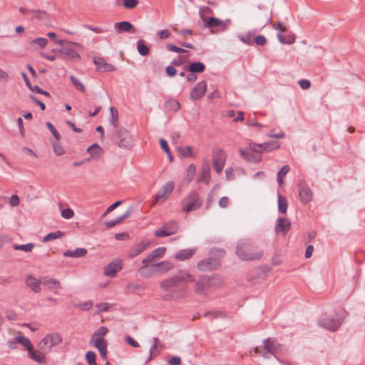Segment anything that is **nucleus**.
Here are the masks:
<instances>
[{
    "label": "nucleus",
    "mask_w": 365,
    "mask_h": 365,
    "mask_svg": "<svg viewBox=\"0 0 365 365\" xmlns=\"http://www.w3.org/2000/svg\"><path fill=\"white\" fill-rule=\"evenodd\" d=\"M194 281V276L185 270H180L176 274L160 282V288L164 292L162 299L170 301L185 297L188 292V284Z\"/></svg>",
    "instance_id": "obj_1"
},
{
    "label": "nucleus",
    "mask_w": 365,
    "mask_h": 365,
    "mask_svg": "<svg viewBox=\"0 0 365 365\" xmlns=\"http://www.w3.org/2000/svg\"><path fill=\"white\" fill-rule=\"evenodd\" d=\"M223 284L220 275L213 274L212 276L202 275L194 285V292L199 295H207L212 289L219 288Z\"/></svg>",
    "instance_id": "obj_2"
},
{
    "label": "nucleus",
    "mask_w": 365,
    "mask_h": 365,
    "mask_svg": "<svg viewBox=\"0 0 365 365\" xmlns=\"http://www.w3.org/2000/svg\"><path fill=\"white\" fill-rule=\"evenodd\" d=\"M235 253L243 261L259 259L262 257V252H252V246L249 243L238 244L236 246Z\"/></svg>",
    "instance_id": "obj_3"
},
{
    "label": "nucleus",
    "mask_w": 365,
    "mask_h": 365,
    "mask_svg": "<svg viewBox=\"0 0 365 365\" xmlns=\"http://www.w3.org/2000/svg\"><path fill=\"white\" fill-rule=\"evenodd\" d=\"M111 139L119 148L130 149L132 146L130 133L123 128L115 130Z\"/></svg>",
    "instance_id": "obj_4"
},
{
    "label": "nucleus",
    "mask_w": 365,
    "mask_h": 365,
    "mask_svg": "<svg viewBox=\"0 0 365 365\" xmlns=\"http://www.w3.org/2000/svg\"><path fill=\"white\" fill-rule=\"evenodd\" d=\"M202 200L196 191H191L182 202V210L185 212H190L197 210L201 207Z\"/></svg>",
    "instance_id": "obj_5"
},
{
    "label": "nucleus",
    "mask_w": 365,
    "mask_h": 365,
    "mask_svg": "<svg viewBox=\"0 0 365 365\" xmlns=\"http://www.w3.org/2000/svg\"><path fill=\"white\" fill-rule=\"evenodd\" d=\"M63 338L60 334L53 332L48 334L38 344L39 349L48 352L52 347L60 344Z\"/></svg>",
    "instance_id": "obj_6"
},
{
    "label": "nucleus",
    "mask_w": 365,
    "mask_h": 365,
    "mask_svg": "<svg viewBox=\"0 0 365 365\" xmlns=\"http://www.w3.org/2000/svg\"><path fill=\"white\" fill-rule=\"evenodd\" d=\"M78 43L72 41H64L63 47L56 50L57 52L66 56L69 60H79L81 56L76 51V48H80Z\"/></svg>",
    "instance_id": "obj_7"
},
{
    "label": "nucleus",
    "mask_w": 365,
    "mask_h": 365,
    "mask_svg": "<svg viewBox=\"0 0 365 365\" xmlns=\"http://www.w3.org/2000/svg\"><path fill=\"white\" fill-rule=\"evenodd\" d=\"M264 347L262 356L264 358H269L268 354L276 357L278 352L281 351V344L274 339L267 338L263 341Z\"/></svg>",
    "instance_id": "obj_8"
},
{
    "label": "nucleus",
    "mask_w": 365,
    "mask_h": 365,
    "mask_svg": "<svg viewBox=\"0 0 365 365\" xmlns=\"http://www.w3.org/2000/svg\"><path fill=\"white\" fill-rule=\"evenodd\" d=\"M179 230L178 223L175 221H170L163 225L161 227L155 231L156 237H164L175 234Z\"/></svg>",
    "instance_id": "obj_9"
},
{
    "label": "nucleus",
    "mask_w": 365,
    "mask_h": 365,
    "mask_svg": "<svg viewBox=\"0 0 365 365\" xmlns=\"http://www.w3.org/2000/svg\"><path fill=\"white\" fill-rule=\"evenodd\" d=\"M212 165L215 171L217 174L222 172L226 160V154L222 149H217L212 155Z\"/></svg>",
    "instance_id": "obj_10"
},
{
    "label": "nucleus",
    "mask_w": 365,
    "mask_h": 365,
    "mask_svg": "<svg viewBox=\"0 0 365 365\" xmlns=\"http://www.w3.org/2000/svg\"><path fill=\"white\" fill-rule=\"evenodd\" d=\"M221 266L220 261L214 257L202 259L197 262V267L202 272H210L218 269Z\"/></svg>",
    "instance_id": "obj_11"
},
{
    "label": "nucleus",
    "mask_w": 365,
    "mask_h": 365,
    "mask_svg": "<svg viewBox=\"0 0 365 365\" xmlns=\"http://www.w3.org/2000/svg\"><path fill=\"white\" fill-rule=\"evenodd\" d=\"M343 322L342 319H335L332 317H324L319 321V325L331 331L337 330Z\"/></svg>",
    "instance_id": "obj_12"
},
{
    "label": "nucleus",
    "mask_w": 365,
    "mask_h": 365,
    "mask_svg": "<svg viewBox=\"0 0 365 365\" xmlns=\"http://www.w3.org/2000/svg\"><path fill=\"white\" fill-rule=\"evenodd\" d=\"M175 183L173 181L166 182L155 194L154 203H158L160 200L164 202L165 199L173 192Z\"/></svg>",
    "instance_id": "obj_13"
},
{
    "label": "nucleus",
    "mask_w": 365,
    "mask_h": 365,
    "mask_svg": "<svg viewBox=\"0 0 365 365\" xmlns=\"http://www.w3.org/2000/svg\"><path fill=\"white\" fill-rule=\"evenodd\" d=\"M123 268V263L120 259H115L104 267V274L108 277H114L118 272Z\"/></svg>",
    "instance_id": "obj_14"
},
{
    "label": "nucleus",
    "mask_w": 365,
    "mask_h": 365,
    "mask_svg": "<svg viewBox=\"0 0 365 365\" xmlns=\"http://www.w3.org/2000/svg\"><path fill=\"white\" fill-rule=\"evenodd\" d=\"M207 91V83L201 81L196 84L190 92V98L192 101H197L205 96Z\"/></svg>",
    "instance_id": "obj_15"
},
{
    "label": "nucleus",
    "mask_w": 365,
    "mask_h": 365,
    "mask_svg": "<svg viewBox=\"0 0 365 365\" xmlns=\"http://www.w3.org/2000/svg\"><path fill=\"white\" fill-rule=\"evenodd\" d=\"M291 229V222L290 221L284 217H279L274 227V231L276 233H282L284 236H285L288 232Z\"/></svg>",
    "instance_id": "obj_16"
},
{
    "label": "nucleus",
    "mask_w": 365,
    "mask_h": 365,
    "mask_svg": "<svg viewBox=\"0 0 365 365\" xmlns=\"http://www.w3.org/2000/svg\"><path fill=\"white\" fill-rule=\"evenodd\" d=\"M93 63L96 66V70L101 72L113 71L115 70V67L110 63H108L106 61L101 57H94Z\"/></svg>",
    "instance_id": "obj_17"
},
{
    "label": "nucleus",
    "mask_w": 365,
    "mask_h": 365,
    "mask_svg": "<svg viewBox=\"0 0 365 365\" xmlns=\"http://www.w3.org/2000/svg\"><path fill=\"white\" fill-rule=\"evenodd\" d=\"M150 242L148 240H143L135 245L128 253V257L132 259L141 254L149 245Z\"/></svg>",
    "instance_id": "obj_18"
},
{
    "label": "nucleus",
    "mask_w": 365,
    "mask_h": 365,
    "mask_svg": "<svg viewBox=\"0 0 365 365\" xmlns=\"http://www.w3.org/2000/svg\"><path fill=\"white\" fill-rule=\"evenodd\" d=\"M211 179L210 167L208 163L202 164L200 173L197 176V182H204L208 185Z\"/></svg>",
    "instance_id": "obj_19"
},
{
    "label": "nucleus",
    "mask_w": 365,
    "mask_h": 365,
    "mask_svg": "<svg viewBox=\"0 0 365 365\" xmlns=\"http://www.w3.org/2000/svg\"><path fill=\"white\" fill-rule=\"evenodd\" d=\"M25 282L27 287L31 288L35 293L41 292V282L39 279H36L31 274L27 275L25 279Z\"/></svg>",
    "instance_id": "obj_20"
},
{
    "label": "nucleus",
    "mask_w": 365,
    "mask_h": 365,
    "mask_svg": "<svg viewBox=\"0 0 365 365\" xmlns=\"http://www.w3.org/2000/svg\"><path fill=\"white\" fill-rule=\"evenodd\" d=\"M140 275L144 278H150V277L158 274L155 263L150 265H143L138 269Z\"/></svg>",
    "instance_id": "obj_21"
},
{
    "label": "nucleus",
    "mask_w": 365,
    "mask_h": 365,
    "mask_svg": "<svg viewBox=\"0 0 365 365\" xmlns=\"http://www.w3.org/2000/svg\"><path fill=\"white\" fill-rule=\"evenodd\" d=\"M206 66L200 61H195L189 63L185 70L188 73H201L205 71Z\"/></svg>",
    "instance_id": "obj_22"
},
{
    "label": "nucleus",
    "mask_w": 365,
    "mask_h": 365,
    "mask_svg": "<svg viewBox=\"0 0 365 365\" xmlns=\"http://www.w3.org/2000/svg\"><path fill=\"white\" fill-rule=\"evenodd\" d=\"M176 150L179 156L182 158H194L197 155V153L193 152L192 148L190 145L178 146Z\"/></svg>",
    "instance_id": "obj_23"
},
{
    "label": "nucleus",
    "mask_w": 365,
    "mask_h": 365,
    "mask_svg": "<svg viewBox=\"0 0 365 365\" xmlns=\"http://www.w3.org/2000/svg\"><path fill=\"white\" fill-rule=\"evenodd\" d=\"M240 153L241 157L249 163H259L262 160L260 155L255 154V152H247L242 148L240 149Z\"/></svg>",
    "instance_id": "obj_24"
},
{
    "label": "nucleus",
    "mask_w": 365,
    "mask_h": 365,
    "mask_svg": "<svg viewBox=\"0 0 365 365\" xmlns=\"http://www.w3.org/2000/svg\"><path fill=\"white\" fill-rule=\"evenodd\" d=\"M205 26L211 29L220 27L222 31H225L227 29V23L216 17L208 18L205 22Z\"/></svg>",
    "instance_id": "obj_25"
},
{
    "label": "nucleus",
    "mask_w": 365,
    "mask_h": 365,
    "mask_svg": "<svg viewBox=\"0 0 365 365\" xmlns=\"http://www.w3.org/2000/svg\"><path fill=\"white\" fill-rule=\"evenodd\" d=\"M299 200L302 203L307 204L312 199V192L307 186H301L299 188Z\"/></svg>",
    "instance_id": "obj_26"
},
{
    "label": "nucleus",
    "mask_w": 365,
    "mask_h": 365,
    "mask_svg": "<svg viewBox=\"0 0 365 365\" xmlns=\"http://www.w3.org/2000/svg\"><path fill=\"white\" fill-rule=\"evenodd\" d=\"M196 252V249L180 250L175 255V258L179 261H184L191 258Z\"/></svg>",
    "instance_id": "obj_27"
},
{
    "label": "nucleus",
    "mask_w": 365,
    "mask_h": 365,
    "mask_svg": "<svg viewBox=\"0 0 365 365\" xmlns=\"http://www.w3.org/2000/svg\"><path fill=\"white\" fill-rule=\"evenodd\" d=\"M131 214V210H127L123 215L116 217L114 220L106 221L105 225L107 228H111L121 223L124 220L128 218Z\"/></svg>",
    "instance_id": "obj_28"
},
{
    "label": "nucleus",
    "mask_w": 365,
    "mask_h": 365,
    "mask_svg": "<svg viewBox=\"0 0 365 365\" xmlns=\"http://www.w3.org/2000/svg\"><path fill=\"white\" fill-rule=\"evenodd\" d=\"M158 274H163L173 269L174 265L169 261H163L158 263H155Z\"/></svg>",
    "instance_id": "obj_29"
},
{
    "label": "nucleus",
    "mask_w": 365,
    "mask_h": 365,
    "mask_svg": "<svg viewBox=\"0 0 365 365\" xmlns=\"http://www.w3.org/2000/svg\"><path fill=\"white\" fill-rule=\"evenodd\" d=\"M87 250L85 248H76L75 250H66L63 252V256L66 257H82L87 255Z\"/></svg>",
    "instance_id": "obj_30"
},
{
    "label": "nucleus",
    "mask_w": 365,
    "mask_h": 365,
    "mask_svg": "<svg viewBox=\"0 0 365 365\" xmlns=\"http://www.w3.org/2000/svg\"><path fill=\"white\" fill-rule=\"evenodd\" d=\"M277 205L279 212L286 214L288 207L287 201L284 197L279 194V192L277 193Z\"/></svg>",
    "instance_id": "obj_31"
},
{
    "label": "nucleus",
    "mask_w": 365,
    "mask_h": 365,
    "mask_svg": "<svg viewBox=\"0 0 365 365\" xmlns=\"http://www.w3.org/2000/svg\"><path fill=\"white\" fill-rule=\"evenodd\" d=\"M29 356L31 359H32L34 361L43 364L46 362V358L43 353L39 352L38 351H34L33 349H31V351H28Z\"/></svg>",
    "instance_id": "obj_32"
},
{
    "label": "nucleus",
    "mask_w": 365,
    "mask_h": 365,
    "mask_svg": "<svg viewBox=\"0 0 365 365\" xmlns=\"http://www.w3.org/2000/svg\"><path fill=\"white\" fill-rule=\"evenodd\" d=\"M277 38L281 43L292 44L295 41V35L289 34L288 35H283L281 33L277 34Z\"/></svg>",
    "instance_id": "obj_33"
},
{
    "label": "nucleus",
    "mask_w": 365,
    "mask_h": 365,
    "mask_svg": "<svg viewBox=\"0 0 365 365\" xmlns=\"http://www.w3.org/2000/svg\"><path fill=\"white\" fill-rule=\"evenodd\" d=\"M137 51L143 56H145L150 53V48L145 44L142 39L137 41Z\"/></svg>",
    "instance_id": "obj_34"
},
{
    "label": "nucleus",
    "mask_w": 365,
    "mask_h": 365,
    "mask_svg": "<svg viewBox=\"0 0 365 365\" xmlns=\"http://www.w3.org/2000/svg\"><path fill=\"white\" fill-rule=\"evenodd\" d=\"M16 341L24 346L27 351H31V349H34L32 343L31 342L30 339L27 337H25L24 336H16Z\"/></svg>",
    "instance_id": "obj_35"
},
{
    "label": "nucleus",
    "mask_w": 365,
    "mask_h": 365,
    "mask_svg": "<svg viewBox=\"0 0 365 365\" xmlns=\"http://www.w3.org/2000/svg\"><path fill=\"white\" fill-rule=\"evenodd\" d=\"M32 14H33V16H32L33 19H36L39 21H46L49 19L48 14L44 10H41V9L34 10V9Z\"/></svg>",
    "instance_id": "obj_36"
},
{
    "label": "nucleus",
    "mask_w": 365,
    "mask_h": 365,
    "mask_svg": "<svg viewBox=\"0 0 365 365\" xmlns=\"http://www.w3.org/2000/svg\"><path fill=\"white\" fill-rule=\"evenodd\" d=\"M87 152L91 154L93 158H98L103 152V149L98 143H94L87 148Z\"/></svg>",
    "instance_id": "obj_37"
},
{
    "label": "nucleus",
    "mask_w": 365,
    "mask_h": 365,
    "mask_svg": "<svg viewBox=\"0 0 365 365\" xmlns=\"http://www.w3.org/2000/svg\"><path fill=\"white\" fill-rule=\"evenodd\" d=\"M115 26L120 31L129 32L133 29V24L129 21H120L115 24Z\"/></svg>",
    "instance_id": "obj_38"
},
{
    "label": "nucleus",
    "mask_w": 365,
    "mask_h": 365,
    "mask_svg": "<svg viewBox=\"0 0 365 365\" xmlns=\"http://www.w3.org/2000/svg\"><path fill=\"white\" fill-rule=\"evenodd\" d=\"M162 349H163V344H160V345L153 344L150 349L149 357H148V359L147 360V361L151 360L153 357L158 356L160 354V350Z\"/></svg>",
    "instance_id": "obj_39"
},
{
    "label": "nucleus",
    "mask_w": 365,
    "mask_h": 365,
    "mask_svg": "<svg viewBox=\"0 0 365 365\" xmlns=\"http://www.w3.org/2000/svg\"><path fill=\"white\" fill-rule=\"evenodd\" d=\"M280 146V143L277 140H270L266 143H264V150L265 152H270L279 148Z\"/></svg>",
    "instance_id": "obj_40"
},
{
    "label": "nucleus",
    "mask_w": 365,
    "mask_h": 365,
    "mask_svg": "<svg viewBox=\"0 0 365 365\" xmlns=\"http://www.w3.org/2000/svg\"><path fill=\"white\" fill-rule=\"evenodd\" d=\"M34 247V244L32 242L26 245H14L13 248L15 250H21L25 252H31Z\"/></svg>",
    "instance_id": "obj_41"
},
{
    "label": "nucleus",
    "mask_w": 365,
    "mask_h": 365,
    "mask_svg": "<svg viewBox=\"0 0 365 365\" xmlns=\"http://www.w3.org/2000/svg\"><path fill=\"white\" fill-rule=\"evenodd\" d=\"M64 235H65V233L63 232H61L59 230L53 232H50V233L47 234L43 237V242H49V241L54 240L56 239H58V238H60V237L64 236Z\"/></svg>",
    "instance_id": "obj_42"
},
{
    "label": "nucleus",
    "mask_w": 365,
    "mask_h": 365,
    "mask_svg": "<svg viewBox=\"0 0 365 365\" xmlns=\"http://www.w3.org/2000/svg\"><path fill=\"white\" fill-rule=\"evenodd\" d=\"M110 123L111 125H113L114 127H118V113L116 109L114 108V107L111 106L110 108Z\"/></svg>",
    "instance_id": "obj_43"
},
{
    "label": "nucleus",
    "mask_w": 365,
    "mask_h": 365,
    "mask_svg": "<svg viewBox=\"0 0 365 365\" xmlns=\"http://www.w3.org/2000/svg\"><path fill=\"white\" fill-rule=\"evenodd\" d=\"M239 38L240 40L244 43L247 45H252L255 36L252 33L248 32L244 35L240 36Z\"/></svg>",
    "instance_id": "obj_44"
},
{
    "label": "nucleus",
    "mask_w": 365,
    "mask_h": 365,
    "mask_svg": "<svg viewBox=\"0 0 365 365\" xmlns=\"http://www.w3.org/2000/svg\"><path fill=\"white\" fill-rule=\"evenodd\" d=\"M61 283L58 280L51 278L50 284H48V289L54 292L56 294H58V289L61 288Z\"/></svg>",
    "instance_id": "obj_45"
},
{
    "label": "nucleus",
    "mask_w": 365,
    "mask_h": 365,
    "mask_svg": "<svg viewBox=\"0 0 365 365\" xmlns=\"http://www.w3.org/2000/svg\"><path fill=\"white\" fill-rule=\"evenodd\" d=\"M70 80L78 91H81L83 93L86 91V88L84 85L76 77H75L74 76H71Z\"/></svg>",
    "instance_id": "obj_46"
},
{
    "label": "nucleus",
    "mask_w": 365,
    "mask_h": 365,
    "mask_svg": "<svg viewBox=\"0 0 365 365\" xmlns=\"http://www.w3.org/2000/svg\"><path fill=\"white\" fill-rule=\"evenodd\" d=\"M108 341L103 338H96L94 342V346L100 350L107 349Z\"/></svg>",
    "instance_id": "obj_47"
},
{
    "label": "nucleus",
    "mask_w": 365,
    "mask_h": 365,
    "mask_svg": "<svg viewBox=\"0 0 365 365\" xmlns=\"http://www.w3.org/2000/svg\"><path fill=\"white\" fill-rule=\"evenodd\" d=\"M160 147H161L162 150H164L165 152V153L168 155L170 161H173V158L172 156V154H171L170 148L168 146V142L165 139L161 138L160 140Z\"/></svg>",
    "instance_id": "obj_48"
},
{
    "label": "nucleus",
    "mask_w": 365,
    "mask_h": 365,
    "mask_svg": "<svg viewBox=\"0 0 365 365\" xmlns=\"http://www.w3.org/2000/svg\"><path fill=\"white\" fill-rule=\"evenodd\" d=\"M52 146L53 149V152L55 154L58 156L63 155L65 153V150L63 149V147L60 143V141H56L52 143Z\"/></svg>",
    "instance_id": "obj_49"
},
{
    "label": "nucleus",
    "mask_w": 365,
    "mask_h": 365,
    "mask_svg": "<svg viewBox=\"0 0 365 365\" xmlns=\"http://www.w3.org/2000/svg\"><path fill=\"white\" fill-rule=\"evenodd\" d=\"M196 173V166L194 163L190 164L187 171V180L188 182H191L195 177Z\"/></svg>",
    "instance_id": "obj_50"
},
{
    "label": "nucleus",
    "mask_w": 365,
    "mask_h": 365,
    "mask_svg": "<svg viewBox=\"0 0 365 365\" xmlns=\"http://www.w3.org/2000/svg\"><path fill=\"white\" fill-rule=\"evenodd\" d=\"M46 125L49 129L52 135H53L54 138L56 141L59 142L61 140V136L58 132V130L55 128L53 125L50 122H46Z\"/></svg>",
    "instance_id": "obj_51"
},
{
    "label": "nucleus",
    "mask_w": 365,
    "mask_h": 365,
    "mask_svg": "<svg viewBox=\"0 0 365 365\" xmlns=\"http://www.w3.org/2000/svg\"><path fill=\"white\" fill-rule=\"evenodd\" d=\"M108 332V329L106 327H99L93 334L92 339L97 336V338H103Z\"/></svg>",
    "instance_id": "obj_52"
},
{
    "label": "nucleus",
    "mask_w": 365,
    "mask_h": 365,
    "mask_svg": "<svg viewBox=\"0 0 365 365\" xmlns=\"http://www.w3.org/2000/svg\"><path fill=\"white\" fill-rule=\"evenodd\" d=\"M250 148L251 151L259 153V154L265 151V150H264V143H261V144L250 143Z\"/></svg>",
    "instance_id": "obj_53"
},
{
    "label": "nucleus",
    "mask_w": 365,
    "mask_h": 365,
    "mask_svg": "<svg viewBox=\"0 0 365 365\" xmlns=\"http://www.w3.org/2000/svg\"><path fill=\"white\" fill-rule=\"evenodd\" d=\"M166 252V248L160 247L154 250L151 253L153 255L156 259L162 258Z\"/></svg>",
    "instance_id": "obj_54"
},
{
    "label": "nucleus",
    "mask_w": 365,
    "mask_h": 365,
    "mask_svg": "<svg viewBox=\"0 0 365 365\" xmlns=\"http://www.w3.org/2000/svg\"><path fill=\"white\" fill-rule=\"evenodd\" d=\"M85 359L88 365L96 363V354L93 351H87L85 356Z\"/></svg>",
    "instance_id": "obj_55"
},
{
    "label": "nucleus",
    "mask_w": 365,
    "mask_h": 365,
    "mask_svg": "<svg viewBox=\"0 0 365 365\" xmlns=\"http://www.w3.org/2000/svg\"><path fill=\"white\" fill-rule=\"evenodd\" d=\"M139 4L138 0H123V6L128 9L135 8Z\"/></svg>",
    "instance_id": "obj_56"
},
{
    "label": "nucleus",
    "mask_w": 365,
    "mask_h": 365,
    "mask_svg": "<svg viewBox=\"0 0 365 365\" xmlns=\"http://www.w3.org/2000/svg\"><path fill=\"white\" fill-rule=\"evenodd\" d=\"M166 48L170 51H173V52H175V53H183L188 52V51H187V50H185L184 48L178 47L177 46L173 45V44H170V43H168L166 45Z\"/></svg>",
    "instance_id": "obj_57"
},
{
    "label": "nucleus",
    "mask_w": 365,
    "mask_h": 365,
    "mask_svg": "<svg viewBox=\"0 0 365 365\" xmlns=\"http://www.w3.org/2000/svg\"><path fill=\"white\" fill-rule=\"evenodd\" d=\"M48 42V41L47 38L41 37L32 40L31 43L37 44L40 48H44L47 45Z\"/></svg>",
    "instance_id": "obj_58"
},
{
    "label": "nucleus",
    "mask_w": 365,
    "mask_h": 365,
    "mask_svg": "<svg viewBox=\"0 0 365 365\" xmlns=\"http://www.w3.org/2000/svg\"><path fill=\"white\" fill-rule=\"evenodd\" d=\"M166 104L168 106H170L171 109L175 112L178 111L180 108V104L177 100H170L167 101Z\"/></svg>",
    "instance_id": "obj_59"
},
{
    "label": "nucleus",
    "mask_w": 365,
    "mask_h": 365,
    "mask_svg": "<svg viewBox=\"0 0 365 365\" xmlns=\"http://www.w3.org/2000/svg\"><path fill=\"white\" fill-rule=\"evenodd\" d=\"M86 28L90 31H92L95 33H97V34H103V33H106L108 31H109V29H104V28H101V27H95V26H91V25H86Z\"/></svg>",
    "instance_id": "obj_60"
},
{
    "label": "nucleus",
    "mask_w": 365,
    "mask_h": 365,
    "mask_svg": "<svg viewBox=\"0 0 365 365\" xmlns=\"http://www.w3.org/2000/svg\"><path fill=\"white\" fill-rule=\"evenodd\" d=\"M29 90L33 91V92H36L37 93L43 95V96H46V97H51V95H50V93L48 91L43 90L42 88H41L38 86H31V89H29Z\"/></svg>",
    "instance_id": "obj_61"
},
{
    "label": "nucleus",
    "mask_w": 365,
    "mask_h": 365,
    "mask_svg": "<svg viewBox=\"0 0 365 365\" xmlns=\"http://www.w3.org/2000/svg\"><path fill=\"white\" fill-rule=\"evenodd\" d=\"M74 212L71 208L64 209L61 211V216L65 219H71L73 217Z\"/></svg>",
    "instance_id": "obj_62"
},
{
    "label": "nucleus",
    "mask_w": 365,
    "mask_h": 365,
    "mask_svg": "<svg viewBox=\"0 0 365 365\" xmlns=\"http://www.w3.org/2000/svg\"><path fill=\"white\" fill-rule=\"evenodd\" d=\"M165 73H166V75L170 77V78H172L173 76H175L177 73V70L175 68V67L171 64L170 66H168L166 68H165Z\"/></svg>",
    "instance_id": "obj_63"
},
{
    "label": "nucleus",
    "mask_w": 365,
    "mask_h": 365,
    "mask_svg": "<svg viewBox=\"0 0 365 365\" xmlns=\"http://www.w3.org/2000/svg\"><path fill=\"white\" fill-rule=\"evenodd\" d=\"M254 42L258 46H264L267 43V39L262 35H257L254 38Z\"/></svg>",
    "instance_id": "obj_64"
}]
</instances>
